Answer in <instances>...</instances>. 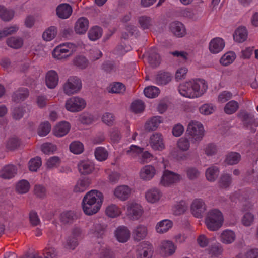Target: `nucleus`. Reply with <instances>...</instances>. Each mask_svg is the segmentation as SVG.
I'll return each mask as SVG.
<instances>
[{
    "label": "nucleus",
    "mask_w": 258,
    "mask_h": 258,
    "mask_svg": "<svg viewBox=\"0 0 258 258\" xmlns=\"http://www.w3.org/2000/svg\"><path fill=\"white\" fill-rule=\"evenodd\" d=\"M103 201L102 192L97 190L88 192L82 201V208L84 213L92 215L96 213L100 209Z\"/></svg>",
    "instance_id": "nucleus-1"
},
{
    "label": "nucleus",
    "mask_w": 258,
    "mask_h": 258,
    "mask_svg": "<svg viewBox=\"0 0 258 258\" xmlns=\"http://www.w3.org/2000/svg\"><path fill=\"white\" fill-rule=\"evenodd\" d=\"M207 85L204 80L198 79L180 84L178 87L180 94L187 98L199 97L204 94Z\"/></svg>",
    "instance_id": "nucleus-2"
},
{
    "label": "nucleus",
    "mask_w": 258,
    "mask_h": 258,
    "mask_svg": "<svg viewBox=\"0 0 258 258\" xmlns=\"http://www.w3.org/2000/svg\"><path fill=\"white\" fill-rule=\"evenodd\" d=\"M224 218L222 213L218 209L210 210L205 218V224L211 231H217L222 225Z\"/></svg>",
    "instance_id": "nucleus-3"
},
{
    "label": "nucleus",
    "mask_w": 258,
    "mask_h": 258,
    "mask_svg": "<svg viewBox=\"0 0 258 258\" xmlns=\"http://www.w3.org/2000/svg\"><path fill=\"white\" fill-rule=\"evenodd\" d=\"M186 135L190 139L192 144L200 141L204 135L203 125L199 122H190L186 130Z\"/></svg>",
    "instance_id": "nucleus-4"
},
{
    "label": "nucleus",
    "mask_w": 258,
    "mask_h": 258,
    "mask_svg": "<svg viewBox=\"0 0 258 258\" xmlns=\"http://www.w3.org/2000/svg\"><path fill=\"white\" fill-rule=\"evenodd\" d=\"M81 88V80L77 76L70 77L63 86V91L68 95L78 93Z\"/></svg>",
    "instance_id": "nucleus-5"
},
{
    "label": "nucleus",
    "mask_w": 258,
    "mask_h": 258,
    "mask_svg": "<svg viewBox=\"0 0 258 258\" xmlns=\"http://www.w3.org/2000/svg\"><path fill=\"white\" fill-rule=\"evenodd\" d=\"M86 106V101L79 97H73L68 99L65 104L66 109L71 112H79Z\"/></svg>",
    "instance_id": "nucleus-6"
},
{
    "label": "nucleus",
    "mask_w": 258,
    "mask_h": 258,
    "mask_svg": "<svg viewBox=\"0 0 258 258\" xmlns=\"http://www.w3.org/2000/svg\"><path fill=\"white\" fill-rule=\"evenodd\" d=\"M239 116L245 127L251 132L254 133L258 126V120L254 118V115L246 112H242L240 113Z\"/></svg>",
    "instance_id": "nucleus-7"
},
{
    "label": "nucleus",
    "mask_w": 258,
    "mask_h": 258,
    "mask_svg": "<svg viewBox=\"0 0 258 258\" xmlns=\"http://www.w3.org/2000/svg\"><path fill=\"white\" fill-rule=\"evenodd\" d=\"M153 252L152 245L148 242H143L139 245L137 258H151Z\"/></svg>",
    "instance_id": "nucleus-8"
},
{
    "label": "nucleus",
    "mask_w": 258,
    "mask_h": 258,
    "mask_svg": "<svg viewBox=\"0 0 258 258\" xmlns=\"http://www.w3.org/2000/svg\"><path fill=\"white\" fill-rule=\"evenodd\" d=\"M206 210L205 202L201 199H195L191 205V211L197 218H201Z\"/></svg>",
    "instance_id": "nucleus-9"
},
{
    "label": "nucleus",
    "mask_w": 258,
    "mask_h": 258,
    "mask_svg": "<svg viewBox=\"0 0 258 258\" xmlns=\"http://www.w3.org/2000/svg\"><path fill=\"white\" fill-rule=\"evenodd\" d=\"M180 178V175L166 170L164 172L160 181V184L164 186H168L179 181Z\"/></svg>",
    "instance_id": "nucleus-10"
},
{
    "label": "nucleus",
    "mask_w": 258,
    "mask_h": 258,
    "mask_svg": "<svg viewBox=\"0 0 258 258\" xmlns=\"http://www.w3.org/2000/svg\"><path fill=\"white\" fill-rule=\"evenodd\" d=\"M170 30L177 37H182L186 34V28L184 25L179 21H174L170 24Z\"/></svg>",
    "instance_id": "nucleus-11"
},
{
    "label": "nucleus",
    "mask_w": 258,
    "mask_h": 258,
    "mask_svg": "<svg viewBox=\"0 0 258 258\" xmlns=\"http://www.w3.org/2000/svg\"><path fill=\"white\" fill-rule=\"evenodd\" d=\"M150 144L151 147L155 150H162L164 148L163 139L161 134L156 133L150 137Z\"/></svg>",
    "instance_id": "nucleus-12"
},
{
    "label": "nucleus",
    "mask_w": 258,
    "mask_h": 258,
    "mask_svg": "<svg viewBox=\"0 0 258 258\" xmlns=\"http://www.w3.org/2000/svg\"><path fill=\"white\" fill-rule=\"evenodd\" d=\"M115 236L119 242L124 243L128 240L130 232L126 227L121 226L115 231Z\"/></svg>",
    "instance_id": "nucleus-13"
},
{
    "label": "nucleus",
    "mask_w": 258,
    "mask_h": 258,
    "mask_svg": "<svg viewBox=\"0 0 258 258\" xmlns=\"http://www.w3.org/2000/svg\"><path fill=\"white\" fill-rule=\"evenodd\" d=\"M131 189L128 186L121 185L117 186L114 191V195L121 201H125L129 198Z\"/></svg>",
    "instance_id": "nucleus-14"
},
{
    "label": "nucleus",
    "mask_w": 258,
    "mask_h": 258,
    "mask_svg": "<svg viewBox=\"0 0 258 258\" xmlns=\"http://www.w3.org/2000/svg\"><path fill=\"white\" fill-rule=\"evenodd\" d=\"M72 54V51L64 46H59L56 47L53 52V56L57 59H64L69 57Z\"/></svg>",
    "instance_id": "nucleus-15"
},
{
    "label": "nucleus",
    "mask_w": 258,
    "mask_h": 258,
    "mask_svg": "<svg viewBox=\"0 0 258 258\" xmlns=\"http://www.w3.org/2000/svg\"><path fill=\"white\" fill-rule=\"evenodd\" d=\"M172 78V76L169 72L160 71L155 76V81L158 85H165L169 83Z\"/></svg>",
    "instance_id": "nucleus-16"
},
{
    "label": "nucleus",
    "mask_w": 258,
    "mask_h": 258,
    "mask_svg": "<svg viewBox=\"0 0 258 258\" xmlns=\"http://www.w3.org/2000/svg\"><path fill=\"white\" fill-rule=\"evenodd\" d=\"M56 11L59 18L67 19L72 14V8L69 4L64 3L59 5L57 7Z\"/></svg>",
    "instance_id": "nucleus-17"
},
{
    "label": "nucleus",
    "mask_w": 258,
    "mask_h": 258,
    "mask_svg": "<svg viewBox=\"0 0 258 258\" xmlns=\"http://www.w3.org/2000/svg\"><path fill=\"white\" fill-rule=\"evenodd\" d=\"M58 82V76L53 70L48 71L45 77V82L47 86L50 89H53L57 86Z\"/></svg>",
    "instance_id": "nucleus-18"
},
{
    "label": "nucleus",
    "mask_w": 258,
    "mask_h": 258,
    "mask_svg": "<svg viewBox=\"0 0 258 258\" xmlns=\"http://www.w3.org/2000/svg\"><path fill=\"white\" fill-rule=\"evenodd\" d=\"M225 45L223 40L217 37L213 39L209 43V48L211 52L217 53L221 51Z\"/></svg>",
    "instance_id": "nucleus-19"
},
{
    "label": "nucleus",
    "mask_w": 258,
    "mask_h": 258,
    "mask_svg": "<svg viewBox=\"0 0 258 258\" xmlns=\"http://www.w3.org/2000/svg\"><path fill=\"white\" fill-rule=\"evenodd\" d=\"M156 170L154 166L152 165H146L143 167L140 172V176L143 180H149L155 175Z\"/></svg>",
    "instance_id": "nucleus-20"
},
{
    "label": "nucleus",
    "mask_w": 258,
    "mask_h": 258,
    "mask_svg": "<svg viewBox=\"0 0 258 258\" xmlns=\"http://www.w3.org/2000/svg\"><path fill=\"white\" fill-rule=\"evenodd\" d=\"M89 21L85 17H81L78 19L75 26V31L77 34H84L88 30Z\"/></svg>",
    "instance_id": "nucleus-21"
},
{
    "label": "nucleus",
    "mask_w": 258,
    "mask_h": 258,
    "mask_svg": "<svg viewBox=\"0 0 258 258\" xmlns=\"http://www.w3.org/2000/svg\"><path fill=\"white\" fill-rule=\"evenodd\" d=\"M29 95V92L28 89L21 88L13 93L12 100L14 102L19 103L27 98Z\"/></svg>",
    "instance_id": "nucleus-22"
},
{
    "label": "nucleus",
    "mask_w": 258,
    "mask_h": 258,
    "mask_svg": "<svg viewBox=\"0 0 258 258\" xmlns=\"http://www.w3.org/2000/svg\"><path fill=\"white\" fill-rule=\"evenodd\" d=\"M17 174V168L12 165H8L4 167L0 171V177L3 179H10Z\"/></svg>",
    "instance_id": "nucleus-23"
},
{
    "label": "nucleus",
    "mask_w": 258,
    "mask_h": 258,
    "mask_svg": "<svg viewBox=\"0 0 258 258\" xmlns=\"http://www.w3.org/2000/svg\"><path fill=\"white\" fill-rule=\"evenodd\" d=\"M163 122V118L159 116H155L151 117L145 125V128L147 131L156 130L159 124Z\"/></svg>",
    "instance_id": "nucleus-24"
},
{
    "label": "nucleus",
    "mask_w": 258,
    "mask_h": 258,
    "mask_svg": "<svg viewBox=\"0 0 258 258\" xmlns=\"http://www.w3.org/2000/svg\"><path fill=\"white\" fill-rule=\"evenodd\" d=\"M175 249V245L171 241H164L161 243L160 246L161 252L165 256L173 254Z\"/></svg>",
    "instance_id": "nucleus-25"
},
{
    "label": "nucleus",
    "mask_w": 258,
    "mask_h": 258,
    "mask_svg": "<svg viewBox=\"0 0 258 258\" xmlns=\"http://www.w3.org/2000/svg\"><path fill=\"white\" fill-rule=\"evenodd\" d=\"M91 184V180L87 177L79 179L74 186L73 191L75 192H83L85 191Z\"/></svg>",
    "instance_id": "nucleus-26"
},
{
    "label": "nucleus",
    "mask_w": 258,
    "mask_h": 258,
    "mask_svg": "<svg viewBox=\"0 0 258 258\" xmlns=\"http://www.w3.org/2000/svg\"><path fill=\"white\" fill-rule=\"evenodd\" d=\"M147 234V227L140 225L136 227L133 231V236L135 240L139 241L146 237Z\"/></svg>",
    "instance_id": "nucleus-27"
},
{
    "label": "nucleus",
    "mask_w": 258,
    "mask_h": 258,
    "mask_svg": "<svg viewBox=\"0 0 258 258\" xmlns=\"http://www.w3.org/2000/svg\"><path fill=\"white\" fill-rule=\"evenodd\" d=\"M127 212L132 219L134 220L139 218L142 214V210L140 205L136 203H132L127 207Z\"/></svg>",
    "instance_id": "nucleus-28"
},
{
    "label": "nucleus",
    "mask_w": 258,
    "mask_h": 258,
    "mask_svg": "<svg viewBox=\"0 0 258 258\" xmlns=\"http://www.w3.org/2000/svg\"><path fill=\"white\" fill-rule=\"evenodd\" d=\"M232 182L231 175L228 173H223L221 175L218 181V187L222 189L229 188Z\"/></svg>",
    "instance_id": "nucleus-29"
},
{
    "label": "nucleus",
    "mask_w": 258,
    "mask_h": 258,
    "mask_svg": "<svg viewBox=\"0 0 258 258\" xmlns=\"http://www.w3.org/2000/svg\"><path fill=\"white\" fill-rule=\"evenodd\" d=\"M70 129V124L68 122L63 121L56 126L53 133L56 136L62 137L69 132Z\"/></svg>",
    "instance_id": "nucleus-30"
},
{
    "label": "nucleus",
    "mask_w": 258,
    "mask_h": 258,
    "mask_svg": "<svg viewBox=\"0 0 258 258\" xmlns=\"http://www.w3.org/2000/svg\"><path fill=\"white\" fill-rule=\"evenodd\" d=\"M247 38V31L244 27H239L235 31L233 34L234 40L238 43L245 41Z\"/></svg>",
    "instance_id": "nucleus-31"
},
{
    "label": "nucleus",
    "mask_w": 258,
    "mask_h": 258,
    "mask_svg": "<svg viewBox=\"0 0 258 258\" xmlns=\"http://www.w3.org/2000/svg\"><path fill=\"white\" fill-rule=\"evenodd\" d=\"M78 169L80 173L83 175H88L92 173L94 170L93 164L89 161H83L78 165Z\"/></svg>",
    "instance_id": "nucleus-32"
},
{
    "label": "nucleus",
    "mask_w": 258,
    "mask_h": 258,
    "mask_svg": "<svg viewBox=\"0 0 258 258\" xmlns=\"http://www.w3.org/2000/svg\"><path fill=\"white\" fill-rule=\"evenodd\" d=\"M93 233L97 238H102L107 231V225L102 223H96L92 229Z\"/></svg>",
    "instance_id": "nucleus-33"
},
{
    "label": "nucleus",
    "mask_w": 258,
    "mask_h": 258,
    "mask_svg": "<svg viewBox=\"0 0 258 258\" xmlns=\"http://www.w3.org/2000/svg\"><path fill=\"white\" fill-rule=\"evenodd\" d=\"M161 195L162 194L159 190L153 188L146 194V198L149 202L154 203L160 199Z\"/></svg>",
    "instance_id": "nucleus-34"
},
{
    "label": "nucleus",
    "mask_w": 258,
    "mask_h": 258,
    "mask_svg": "<svg viewBox=\"0 0 258 258\" xmlns=\"http://www.w3.org/2000/svg\"><path fill=\"white\" fill-rule=\"evenodd\" d=\"M77 219V216L71 211L64 212L60 214V221L64 224L72 223Z\"/></svg>",
    "instance_id": "nucleus-35"
},
{
    "label": "nucleus",
    "mask_w": 258,
    "mask_h": 258,
    "mask_svg": "<svg viewBox=\"0 0 258 258\" xmlns=\"http://www.w3.org/2000/svg\"><path fill=\"white\" fill-rule=\"evenodd\" d=\"M57 33V28L54 26H50L43 32L42 38L46 41H51L56 37Z\"/></svg>",
    "instance_id": "nucleus-36"
},
{
    "label": "nucleus",
    "mask_w": 258,
    "mask_h": 258,
    "mask_svg": "<svg viewBox=\"0 0 258 258\" xmlns=\"http://www.w3.org/2000/svg\"><path fill=\"white\" fill-rule=\"evenodd\" d=\"M220 237L222 242L225 244H229L235 240V235L233 231L230 230H226L221 233Z\"/></svg>",
    "instance_id": "nucleus-37"
},
{
    "label": "nucleus",
    "mask_w": 258,
    "mask_h": 258,
    "mask_svg": "<svg viewBox=\"0 0 258 258\" xmlns=\"http://www.w3.org/2000/svg\"><path fill=\"white\" fill-rule=\"evenodd\" d=\"M219 173V170L218 167L211 166L206 170V177L209 181H214L217 178Z\"/></svg>",
    "instance_id": "nucleus-38"
},
{
    "label": "nucleus",
    "mask_w": 258,
    "mask_h": 258,
    "mask_svg": "<svg viewBox=\"0 0 258 258\" xmlns=\"http://www.w3.org/2000/svg\"><path fill=\"white\" fill-rule=\"evenodd\" d=\"M172 226V222L169 220H164L156 225L157 232L163 233L167 232Z\"/></svg>",
    "instance_id": "nucleus-39"
},
{
    "label": "nucleus",
    "mask_w": 258,
    "mask_h": 258,
    "mask_svg": "<svg viewBox=\"0 0 258 258\" xmlns=\"http://www.w3.org/2000/svg\"><path fill=\"white\" fill-rule=\"evenodd\" d=\"M14 16V11L12 10H8L5 7L0 6V18L3 21H9Z\"/></svg>",
    "instance_id": "nucleus-40"
},
{
    "label": "nucleus",
    "mask_w": 258,
    "mask_h": 258,
    "mask_svg": "<svg viewBox=\"0 0 258 258\" xmlns=\"http://www.w3.org/2000/svg\"><path fill=\"white\" fill-rule=\"evenodd\" d=\"M138 22L141 27L144 30L149 29L153 25L152 19L146 15L139 17Z\"/></svg>",
    "instance_id": "nucleus-41"
},
{
    "label": "nucleus",
    "mask_w": 258,
    "mask_h": 258,
    "mask_svg": "<svg viewBox=\"0 0 258 258\" xmlns=\"http://www.w3.org/2000/svg\"><path fill=\"white\" fill-rule=\"evenodd\" d=\"M6 43L11 48L19 49L23 46V40L21 38L11 37L7 39Z\"/></svg>",
    "instance_id": "nucleus-42"
},
{
    "label": "nucleus",
    "mask_w": 258,
    "mask_h": 258,
    "mask_svg": "<svg viewBox=\"0 0 258 258\" xmlns=\"http://www.w3.org/2000/svg\"><path fill=\"white\" fill-rule=\"evenodd\" d=\"M148 62L153 68L157 67L160 63V56L154 50H151L148 58Z\"/></svg>",
    "instance_id": "nucleus-43"
},
{
    "label": "nucleus",
    "mask_w": 258,
    "mask_h": 258,
    "mask_svg": "<svg viewBox=\"0 0 258 258\" xmlns=\"http://www.w3.org/2000/svg\"><path fill=\"white\" fill-rule=\"evenodd\" d=\"M102 34V30L99 26L92 27L88 32V37L92 41H95L98 39Z\"/></svg>",
    "instance_id": "nucleus-44"
},
{
    "label": "nucleus",
    "mask_w": 258,
    "mask_h": 258,
    "mask_svg": "<svg viewBox=\"0 0 258 258\" xmlns=\"http://www.w3.org/2000/svg\"><path fill=\"white\" fill-rule=\"evenodd\" d=\"M241 159L240 155L237 152H230L227 154L225 159V162L229 165L237 164Z\"/></svg>",
    "instance_id": "nucleus-45"
},
{
    "label": "nucleus",
    "mask_w": 258,
    "mask_h": 258,
    "mask_svg": "<svg viewBox=\"0 0 258 258\" xmlns=\"http://www.w3.org/2000/svg\"><path fill=\"white\" fill-rule=\"evenodd\" d=\"M30 189V184L26 180H22L18 182L16 186V191L19 194H26Z\"/></svg>",
    "instance_id": "nucleus-46"
},
{
    "label": "nucleus",
    "mask_w": 258,
    "mask_h": 258,
    "mask_svg": "<svg viewBox=\"0 0 258 258\" xmlns=\"http://www.w3.org/2000/svg\"><path fill=\"white\" fill-rule=\"evenodd\" d=\"M110 92L123 94L126 90L125 86L120 82H114L110 85Z\"/></svg>",
    "instance_id": "nucleus-47"
},
{
    "label": "nucleus",
    "mask_w": 258,
    "mask_h": 258,
    "mask_svg": "<svg viewBox=\"0 0 258 258\" xmlns=\"http://www.w3.org/2000/svg\"><path fill=\"white\" fill-rule=\"evenodd\" d=\"M239 108L238 102L234 100H232L228 102L225 106L224 111L226 114H232L235 112Z\"/></svg>",
    "instance_id": "nucleus-48"
},
{
    "label": "nucleus",
    "mask_w": 258,
    "mask_h": 258,
    "mask_svg": "<svg viewBox=\"0 0 258 258\" xmlns=\"http://www.w3.org/2000/svg\"><path fill=\"white\" fill-rule=\"evenodd\" d=\"M186 135L180 138L177 142L178 147L182 151H186L190 148V140Z\"/></svg>",
    "instance_id": "nucleus-49"
},
{
    "label": "nucleus",
    "mask_w": 258,
    "mask_h": 258,
    "mask_svg": "<svg viewBox=\"0 0 258 258\" xmlns=\"http://www.w3.org/2000/svg\"><path fill=\"white\" fill-rule=\"evenodd\" d=\"M254 220V215L253 213L247 212H246L241 218V223L245 226L248 227L251 226Z\"/></svg>",
    "instance_id": "nucleus-50"
},
{
    "label": "nucleus",
    "mask_w": 258,
    "mask_h": 258,
    "mask_svg": "<svg viewBox=\"0 0 258 258\" xmlns=\"http://www.w3.org/2000/svg\"><path fill=\"white\" fill-rule=\"evenodd\" d=\"M105 213L108 217L114 218L120 215V211L116 205H111L106 208Z\"/></svg>",
    "instance_id": "nucleus-51"
},
{
    "label": "nucleus",
    "mask_w": 258,
    "mask_h": 258,
    "mask_svg": "<svg viewBox=\"0 0 258 258\" xmlns=\"http://www.w3.org/2000/svg\"><path fill=\"white\" fill-rule=\"evenodd\" d=\"M235 58V54L233 52H229L223 55L220 59V62L223 66H226L231 63Z\"/></svg>",
    "instance_id": "nucleus-52"
},
{
    "label": "nucleus",
    "mask_w": 258,
    "mask_h": 258,
    "mask_svg": "<svg viewBox=\"0 0 258 258\" xmlns=\"http://www.w3.org/2000/svg\"><path fill=\"white\" fill-rule=\"evenodd\" d=\"M70 151L75 154L82 153L84 150V146L82 143L79 141H74L70 145Z\"/></svg>",
    "instance_id": "nucleus-53"
},
{
    "label": "nucleus",
    "mask_w": 258,
    "mask_h": 258,
    "mask_svg": "<svg viewBox=\"0 0 258 258\" xmlns=\"http://www.w3.org/2000/svg\"><path fill=\"white\" fill-rule=\"evenodd\" d=\"M26 110L24 107L19 106L13 108L12 112V116L16 120H19L23 117Z\"/></svg>",
    "instance_id": "nucleus-54"
},
{
    "label": "nucleus",
    "mask_w": 258,
    "mask_h": 258,
    "mask_svg": "<svg viewBox=\"0 0 258 258\" xmlns=\"http://www.w3.org/2000/svg\"><path fill=\"white\" fill-rule=\"evenodd\" d=\"M73 64L80 69H85L88 65L87 59L83 56H77L73 60Z\"/></svg>",
    "instance_id": "nucleus-55"
},
{
    "label": "nucleus",
    "mask_w": 258,
    "mask_h": 258,
    "mask_svg": "<svg viewBox=\"0 0 258 258\" xmlns=\"http://www.w3.org/2000/svg\"><path fill=\"white\" fill-rule=\"evenodd\" d=\"M144 93L148 98H155L158 95L159 89L155 86L148 87L145 88Z\"/></svg>",
    "instance_id": "nucleus-56"
},
{
    "label": "nucleus",
    "mask_w": 258,
    "mask_h": 258,
    "mask_svg": "<svg viewBox=\"0 0 258 258\" xmlns=\"http://www.w3.org/2000/svg\"><path fill=\"white\" fill-rule=\"evenodd\" d=\"M20 145V141L17 137H12L6 143V148L9 150H14Z\"/></svg>",
    "instance_id": "nucleus-57"
},
{
    "label": "nucleus",
    "mask_w": 258,
    "mask_h": 258,
    "mask_svg": "<svg viewBox=\"0 0 258 258\" xmlns=\"http://www.w3.org/2000/svg\"><path fill=\"white\" fill-rule=\"evenodd\" d=\"M42 164L41 158L36 157L30 160L29 162V168L31 171H36Z\"/></svg>",
    "instance_id": "nucleus-58"
},
{
    "label": "nucleus",
    "mask_w": 258,
    "mask_h": 258,
    "mask_svg": "<svg viewBox=\"0 0 258 258\" xmlns=\"http://www.w3.org/2000/svg\"><path fill=\"white\" fill-rule=\"evenodd\" d=\"M50 130V124L48 121H46L40 125L38 130V134L40 136H45L49 133Z\"/></svg>",
    "instance_id": "nucleus-59"
},
{
    "label": "nucleus",
    "mask_w": 258,
    "mask_h": 258,
    "mask_svg": "<svg viewBox=\"0 0 258 258\" xmlns=\"http://www.w3.org/2000/svg\"><path fill=\"white\" fill-rule=\"evenodd\" d=\"M186 173L187 177L190 180H195L197 179L200 175V172L198 169L194 167H188L186 170Z\"/></svg>",
    "instance_id": "nucleus-60"
},
{
    "label": "nucleus",
    "mask_w": 258,
    "mask_h": 258,
    "mask_svg": "<svg viewBox=\"0 0 258 258\" xmlns=\"http://www.w3.org/2000/svg\"><path fill=\"white\" fill-rule=\"evenodd\" d=\"M95 156L98 160L103 161L107 159L108 153L104 148L98 147L95 151Z\"/></svg>",
    "instance_id": "nucleus-61"
},
{
    "label": "nucleus",
    "mask_w": 258,
    "mask_h": 258,
    "mask_svg": "<svg viewBox=\"0 0 258 258\" xmlns=\"http://www.w3.org/2000/svg\"><path fill=\"white\" fill-rule=\"evenodd\" d=\"M131 108L133 112L141 113L144 110L145 105L142 101L136 100L132 103Z\"/></svg>",
    "instance_id": "nucleus-62"
},
{
    "label": "nucleus",
    "mask_w": 258,
    "mask_h": 258,
    "mask_svg": "<svg viewBox=\"0 0 258 258\" xmlns=\"http://www.w3.org/2000/svg\"><path fill=\"white\" fill-rule=\"evenodd\" d=\"M187 206L184 201H181L174 207V212L176 215L183 214L187 210Z\"/></svg>",
    "instance_id": "nucleus-63"
},
{
    "label": "nucleus",
    "mask_w": 258,
    "mask_h": 258,
    "mask_svg": "<svg viewBox=\"0 0 258 258\" xmlns=\"http://www.w3.org/2000/svg\"><path fill=\"white\" fill-rule=\"evenodd\" d=\"M99 258H115V255L110 249L104 248L100 252Z\"/></svg>",
    "instance_id": "nucleus-64"
}]
</instances>
